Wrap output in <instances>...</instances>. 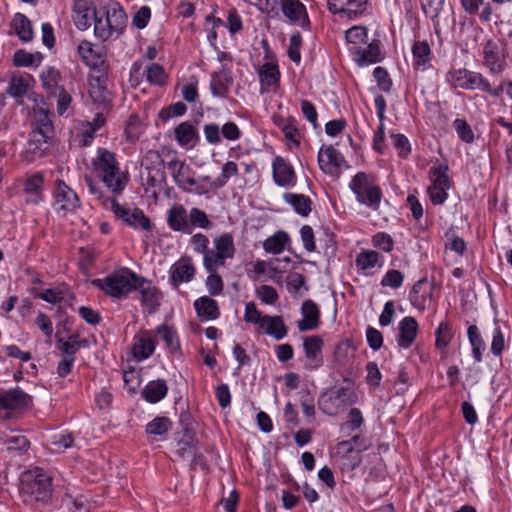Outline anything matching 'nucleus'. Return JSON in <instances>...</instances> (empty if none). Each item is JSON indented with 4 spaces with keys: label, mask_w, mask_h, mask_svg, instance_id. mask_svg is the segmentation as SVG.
I'll return each mask as SVG.
<instances>
[{
    "label": "nucleus",
    "mask_w": 512,
    "mask_h": 512,
    "mask_svg": "<svg viewBox=\"0 0 512 512\" xmlns=\"http://www.w3.org/2000/svg\"><path fill=\"white\" fill-rule=\"evenodd\" d=\"M33 83L34 77L31 74H13L6 88V93L17 101H22Z\"/></svg>",
    "instance_id": "obj_17"
},
{
    "label": "nucleus",
    "mask_w": 512,
    "mask_h": 512,
    "mask_svg": "<svg viewBox=\"0 0 512 512\" xmlns=\"http://www.w3.org/2000/svg\"><path fill=\"white\" fill-rule=\"evenodd\" d=\"M167 224L176 232H182L185 234H191L189 224V214L185 207L180 204L173 205L167 213Z\"/></svg>",
    "instance_id": "obj_20"
},
{
    "label": "nucleus",
    "mask_w": 512,
    "mask_h": 512,
    "mask_svg": "<svg viewBox=\"0 0 512 512\" xmlns=\"http://www.w3.org/2000/svg\"><path fill=\"white\" fill-rule=\"evenodd\" d=\"M379 261V254L373 250L362 251L356 257V266L361 270L373 268Z\"/></svg>",
    "instance_id": "obj_53"
},
{
    "label": "nucleus",
    "mask_w": 512,
    "mask_h": 512,
    "mask_svg": "<svg viewBox=\"0 0 512 512\" xmlns=\"http://www.w3.org/2000/svg\"><path fill=\"white\" fill-rule=\"evenodd\" d=\"M262 91L275 90L279 86L280 71L277 63L266 62L258 70Z\"/></svg>",
    "instance_id": "obj_24"
},
{
    "label": "nucleus",
    "mask_w": 512,
    "mask_h": 512,
    "mask_svg": "<svg viewBox=\"0 0 512 512\" xmlns=\"http://www.w3.org/2000/svg\"><path fill=\"white\" fill-rule=\"evenodd\" d=\"M151 19V9L148 6L140 7L133 15L132 25L137 29H144Z\"/></svg>",
    "instance_id": "obj_63"
},
{
    "label": "nucleus",
    "mask_w": 512,
    "mask_h": 512,
    "mask_svg": "<svg viewBox=\"0 0 512 512\" xmlns=\"http://www.w3.org/2000/svg\"><path fill=\"white\" fill-rule=\"evenodd\" d=\"M259 328L262 329L265 334L274 337L276 340L283 339L288 333V328L283 318L279 315H264V319Z\"/></svg>",
    "instance_id": "obj_28"
},
{
    "label": "nucleus",
    "mask_w": 512,
    "mask_h": 512,
    "mask_svg": "<svg viewBox=\"0 0 512 512\" xmlns=\"http://www.w3.org/2000/svg\"><path fill=\"white\" fill-rule=\"evenodd\" d=\"M373 76L377 81L378 87L384 91L389 92L392 87V81L389 77L387 70L381 66L374 69Z\"/></svg>",
    "instance_id": "obj_64"
},
{
    "label": "nucleus",
    "mask_w": 512,
    "mask_h": 512,
    "mask_svg": "<svg viewBox=\"0 0 512 512\" xmlns=\"http://www.w3.org/2000/svg\"><path fill=\"white\" fill-rule=\"evenodd\" d=\"M186 112V105L183 102H177L166 108H163L158 117L161 120V124L164 125L170 118L181 116Z\"/></svg>",
    "instance_id": "obj_57"
},
{
    "label": "nucleus",
    "mask_w": 512,
    "mask_h": 512,
    "mask_svg": "<svg viewBox=\"0 0 512 512\" xmlns=\"http://www.w3.org/2000/svg\"><path fill=\"white\" fill-rule=\"evenodd\" d=\"M132 291H139L141 304L148 314H153L159 309L162 298L160 290L130 270V292Z\"/></svg>",
    "instance_id": "obj_6"
},
{
    "label": "nucleus",
    "mask_w": 512,
    "mask_h": 512,
    "mask_svg": "<svg viewBox=\"0 0 512 512\" xmlns=\"http://www.w3.org/2000/svg\"><path fill=\"white\" fill-rule=\"evenodd\" d=\"M436 341L435 344L438 348H446L452 337V329L448 322H441L435 332Z\"/></svg>",
    "instance_id": "obj_55"
},
{
    "label": "nucleus",
    "mask_w": 512,
    "mask_h": 512,
    "mask_svg": "<svg viewBox=\"0 0 512 512\" xmlns=\"http://www.w3.org/2000/svg\"><path fill=\"white\" fill-rule=\"evenodd\" d=\"M147 79L150 83L163 86L167 83L168 76L165 73L164 68L157 64L153 63L146 69Z\"/></svg>",
    "instance_id": "obj_54"
},
{
    "label": "nucleus",
    "mask_w": 512,
    "mask_h": 512,
    "mask_svg": "<svg viewBox=\"0 0 512 512\" xmlns=\"http://www.w3.org/2000/svg\"><path fill=\"white\" fill-rule=\"evenodd\" d=\"M31 396L20 388L0 392V419L9 420L16 413L26 410L31 404Z\"/></svg>",
    "instance_id": "obj_8"
},
{
    "label": "nucleus",
    "mask_w": 512,
    "mask_h": 512,
    "mask_svg": "<svg viewBox=\"0 0 512 512\" xmlns=\"http://www.w3.org/2000/svg\"><path fill=\"white\" fill-rule=\"evenodd\" d=\"M89 94L94 102L103 106V110L107 108L108 92L104 86L100 85L99 79L90 81Z\"/></svg>",
    "instance_id": "obj_51"
},
{
    "label": "nucleus",
    "mask_w": 512,
    "mask_h": 512,
    "mask_svg": "<svg viewBox=\"0 0 512 512\" xmlns=\"http://www.w3.org/2000/svg\"><path fill=\"white\" fill-rule=\"evenodd\" d=\"M273 179L279 186L294 185L296 175L293 167L287 163L283 158L276 157L273 161Z\"/></svg>",
    "instance_id": "obj_23"
},
{
    "label": "nucleus",
    "mask_w": 512,
    "mask_h": 512,
    "mask_svg": "<svg viewBox=\"0 0 512 512\" xmlns=\"http://www.w3.org/2000/svg\"><path fill=\"white\" fill-rule=\"evenodd\" d=\"M448 165L443 163H438L430 168L429 177L432 181V185L444 188H450L451 180L447 174Z\"/></svg>",
    "instance_id": "obj_40"
},
{
    "label": "nucleus",
    "mask_w": 512,
    "mask_h": 512,
    "mask_svg": "<svg viewBox=\"0 0 512 512\" xmlns=\"http://www.w3.org/2000/svg\"><path fill=\"white\" fill-rule=\"evenodd\" d=\"M126 13L117 2L99 7L95 14L94 35L101 41L118 38L126 28Z\"/></svg>",
    "instance_id": "obj_1"
},
{
    "label": "nucleus",
    "mask_w": 512,
    "mask_h": 512,
    "mask_svg": "<svg viewBox=\"0 0 512 512\" xmlns=\"http://www.w3.org/2000/svg\"><path fill=\"white\" fill-rule=\"evenodd\" d=\"M467 334L472 346L473 357L476 362H480L482 360V352L485 349V342L483 341L476 325H470L468 327Z\"/></svg>",
    "instance_id": "obj_42"
},
{
    "label": "nucleus",
    "mask_w": 512,
    "mask_h": 512,
    "mask_svg": "<svg viewBox=\"0 0 512 512\" xmlns=\"http://www.w3.org/2000/svg\"><path fill=\"white\" fill-rule=\"evenodd\" d=\"M346 40L350 43H366L367 42V29L363 26H354L346 31Z\"/></svg>",
    "instance_id": "obj_62"
},
{
    "label": "nucleus",
    "mask_w": 512,
    "mask_h": 512,
    "mask_svg": "<svg viewBox=\"0 0 512 512\" xmlns=\"http://www.w3.org/2000/svg\"><path fill=\"white\" fill-rule=\"evenodd\" d=\"M92 164L98 177L112 193L119 194L125 189L126 176L120 171L113 153L104 148H99Z\"/></svg>",
    "instance_id": "obj_3"
},
{
    "label": "nucleus",
    "mask_w": 512,
    "mask_h": 512,
    "mask_svg": "<svg viewBox=\"0 0 512 512\" xmlns=\"http://www.w3.org/2000/svg\"><path fill=\"white\" fill-rule=\"evenodd\" d=\"M302 45V36L299 32L294 33L290 38V43L288 46V56L289 58L295 62L299 63L301 60L300 48Z\"/></svg>",
    "instance_id": "obj_61"
},
{
    "label": "nucleus",
    "mask_w": 512,
    "mask_h": 512,
    "mask_svg": "<svg viewBox=\"0 0 512 512\" xmlns=\"http://www.w3.org/2000/svg\"><path fill=\"white\" fill-rule=\"evenodd\" d=\"M43 58V54L40 52L30 53L19 49L14 52L12 61L15 67L37 68L41 65Z\"/></svg>",
    "instance_id": "obj_35"
},
{
    "label": "nucleus",
    "mask_w": 512,
    "mask_h": 512,
    "mask_svg": "<svg viewBox=\"0 0 512 512\" xmlns=\"http://www.w3.org/2000/svg\"><path fill=\"white\" fill-rule=\"evenodd\" d=\"M157 331L166 343L167 348L173 351L179 348V340L174 329L167 325H161L158 327Z\"/></svg>",
    "instance_id": "obj_58"
},
{
    "label": "nucleus",
    "mask_w": 512,
    "mask_h": 512,
    "mask_svg": "<svg viewBox=\"0 0 512 512\" xmlns=\"http://www.w3.org/2000/svg\"><path fill=\"white\" fill-rule=\"evenodd\" d=\"M301 314L303 318L297 323L300 332L314 330L320 325V310L314 301L305 300L301 307Z\"/></svg>",
    "instance_id": "obj_19"
},
{
    "label": "nucleus",
    "mask_w": 512,
    "mask_h": 512,
    "mask_svg": "<svg viewBox=\"0 0 512 512\" xmlns=\"http://www.w3.org/2000/svg\"><path fill=\"white\" fill-rule=\"evenodd\" d=\"M238 174V167L237 164L234 161H228L226 162L221 171V175L212 181L211 187L212 188H221L224 187L227 183V181Z\"/></svg>",
    "instance_id": "obj_50"
},
{
    "label": "nucleus",
    "mask_w": 512,
    "mask_h": 512,
    "mask_svg": "<svg viewBox=\"0 0 512 512\" xmlns=\"http://www.w3.org/2000/svg\"><path fill=\"white\" fill-rule=\"evenodd\" d=\"M507 51L500 41L489 39L483 46V65L490 74L498 75L507 67Z\"/></svg>",
    "instance_id": "obj_9"
},
{
    "label": "nucleus",
    "mask_w": 512,
    "mask_h": 512,
    "mask_svg": "<svg viewBox=\"0 0 512 512\" xmlns=\"http://www.w3.org/2000/svg\"><path fill=\"white\" fill-rule=\"evenodd\" d=\"M281 10L283 14L292 22L301 21L303 28H308L310 21L306 12V7L299 0H281Z\"/></svg>",
    "instance_id": "obj_22"
},
{
    "label": "nucleus",
    "mask_w": 512,
    "mask_h": 512,
    "mask_svg": "<svg viewBox=\"0 0 512 512\" xmlns=\"http://www.w3.org/2000/svg\"><path fill=\"white\" fill-rule=\"evenodd\" d=\"M51 131L52 130H32L27 143V152L34 155H42L46 149L47 141L50 138L48 132Z\"/></svg>",
    "instance_id": "obj_36"
},
{
    "label": "nucleus",
    "mask_w": 512,
    "mask_h": 512,
    "mask_svg": "<svg viewBox=\"0 0 512 512\" xmlns=\"http://www.w3.org/2000/svg\"><path fill=\"white\" fill-rule=\"evenodd\" d=\"M226 259L216 249H208L203 255V265L208 272H217L219 267L225 265Z\"/></svg>",
    "instance_id": "obj_46"
},
{
    "label": "nucleus",
    "mask_w": 512,
    "mask_h": 512,
    "mask_svg": "<svg viewBox=\"0 0 512 512\" xmlns=\"http://www.w3.org/2000/svg\"><path fill=\"white\" fill-rule=\"evenodd\" d=\"M418 323L411 316L404 317L399 322V334L397 338L398 345L403 348H409L417 336Z\"/></svg>",
    "instance_id": "obj_27"
},
{
    "label": "nucleus",
    "mask_w": 512,
    "mask_h": 512,
    "mask_svg": "<svg viewBox=\"0 0 512 512\" xmlns=\"http://www.w3.org/2000/svg\"><path fill=\"white\" fill-rule=\"evenodd\" d=\"M284 200L302 217H307L311 212L312 201L304 194L285 193Z\"/></svg>",
    "instance_id": "obj_37"
},
{
    "label": "nucleus",
    "mask_w": 512,
    "mask_h": 512,
    "mask_svg": "<svg viewBox=\"0 0 512 512\" xmlns=\"http://www.w3.org/2000/svg\"><path fill=\"white\" fill-rule=\"evenodd\" d=\"M42 87L50 94L56 95L58 90L62 87L59 86L61 80L60 72L54 67H46L39 75Z\"/></svg>",
    "instance_id": "obj_38"
},
{
    "label": "nucleus",
    "mask_w": 512,
    "mask_h": 512,
    "mask_svg": "<svg viewBox=\"0 0 512 512\" xmlns=\"http://www.w3.org/2000/svg\"><path fill=\"white\" fill-rule=\"evenodd\" d=\"M19 491L25 502L47 504L52 495V478L42 468L28 470L21 476Z\"/></svg>",
    "instance_id": "obj_2"
},
{
    "label": "nucleus",
    "mask_w": 512,
    "mask_h": 512,
    "mask_svg": "<svg viewBox=\"0 0 512 512\" xmlns=\"http://www.w3.org/2000/svg\"><path fill=\"white\" fill-rule=\"evenodd\" d=\"M327 5L332 14L355 20L366 11L368 0H327Z\"/></svg>",
    "instance_id": "obj_10"
},
{
    "label": "nucleus",
    "mask_w": 512,
    "mask_h": 512,
    "mask_svg": "<svg viewBox=\"0 0 512 512\" xmlns=\"http://www.w3.org/2000/svg\"><path fill=\"white\" fill-rule=\"evenodd\" d=\"M403 280L404 275L399 270L391 269L381 279V285L397 289L402 285Z\"/></svg>",
    "instance_id": "obj_60"
},
{
    "label": "nucleus",
    "mask_w": 512,
    "mask_h": 512,
    "mask_svg": "<svg viewBox=\"0 0 512 512\" xmlns=\"http://www.w3.org/2000/svg\"><path fill=\"white\" fill-rule=\"evenodd\" d=\"M189 224L191 230L192 227L208 230L213 226V223L208 219L207 214L203 210L196 207L192 208L189 212Z\"/></svg>",
    "instance_id": "obj_49"
},
{
    "label": "nucleus",
    "mask_w": 512,
    "mask_h": 512,
    "mask_svg": "<svg viewBox=\"0 0 512 512\" xmlns=\"http://www.w3.org/2000/svg\"><path fill=\"white\" fill-rule=\"evenodd\" d=\"M503 85L504 84L501 83L497 88H492L489 81L481 73L471 71L467 84V90L478 89L490 94L493 97H499L504 90Z\"/></svg>",
    "instance_id": "obj_29"
},
{
    "label": "nucleus",
    "mask_w": 512,
    "mask_h": 512,
    "mask_svg": "<svg viewBox=\"0 0 512 512\" xmlns=\"http://www.w3.org/2000/svg\"><path fill=\"white\" fill-rule=\"evenodd\" d=\"M194 307L198 317L202 320H215L220 315L217 302L207 296L197 299L194 302Z\"/></svg>",
    "instance_id": "obj_30"
},
{
    "label": "nucleus",
    "mask_w": 512,
    "mask_h": 512,
    "mask_svg": "<svg viewBox=\"0 0 512 512\" xmlns=\"http://www.w3.org/2000/svg\"><path fill=\"white\" fill-rule=\"evenodd\" d=\"M427 284V279L422 278L419 281H417L409 294V299L411 304L421 310H424L426 307L427 302H430L432 297L431 290L425 291L423 290V287Z\"/></svg>",
    "instance_id": "obj_32"
},
{
    "label": "nucleus",
    "mask_w": 512,
    "mask_h": 512,
    "mask_svg": "<svg viewBox=\"0 0 512 512\" xmlns=\"http://www.w3.org/2000/svg\"><path fill=\"white\" fill-rule=\"evenodd\" d=\"M471 71L467 69L451 70L446 75L447 82L454 88L467 89Z\"/></svg>",
    "instance_id": "obj_48"
},
{
    "label": "nucleus",
    "mask_w": 512,
    "mask_h": 512,
    "mask_svg": "<svg viewBox=\"0 0 512 512\" xmlns=\"http://www.w3.org/2000/svg\"><path fill=\"white\" fill-rule=\"evenodd\" d=\"M320 169L328 175L338 176L341 166L345 163L343 155L332 145L322 146L318 153Z\"/></svg>",
    "instance_id": "obj_14"
},
{
    "label": "nucleus",
    "mask_w": 512,
    "mask_h": 512,
    "mask_svg": "<svg viewBox=\"0 0 512 512\" xmlns=\"http://www.w3.org/2000/svg\"><path fill=\"white\" fill-rule=\"evenodd\" d=\"M2 440L9 452L22 453L29 447V441L22 435L5 436Z\"/></svg>",
    "instance_id": "obj_52"
},
{
    "label": "nucleus",
    "mask_w": 512,
    "mask_h": 512,
    "mask_svg": "<svg viewBox=\"0 0 512 512\" xmlns=\"http://www.w3.org/2000/svg\"><path fill=\"white\" fill-rule=\"evenodd\" d=\"M357 396L348 387H333L324 392L318 399L319 409L327 415H337L346 406L355 403Z\"/></svg>",
    "instance_id": "obj_5"
},
{
    "label": "nucleus",
    "mask_w": 512,
    "mask_h": 512,
    "mask_svg": "<svg viewBox=\"0 0 512 512\" xmlns=\"http://www.w3.org/2000/svg\"><path fill=\"white\" fill-rule=\"evenodd\" d=\"M98 8L94 7L91 0H75L73 4V21L79 30H87L91 26V20L95 21Z\"/></svg>",
    "instance_id": "obj_15"
},
{
    "label": "nucleus",
    "mask_w": 512,
    "mask_h": 512,
    "mask_svg": "<svg viewBox=\"0 0 512 512\" xmlns=\"http://www.w3.org/2000/svg\"><path fill=\"white\" fill-rule=\"evenodd\" d=\"M12 27L15 34L22 42H30L33 39V28L31 21L21 13H16L12 20Z\"/></svg>",
    "instance_id": "obj_34"
},
{
    "label": "nucleus",
    "mask_w": 512,
    "mask_h": 512,
    "mask_svg": "<svg viewBox=\"0 0 512 512\" xmlns=\"http://www.w3.org/2000/svg\"><path fill=\"white\" fill-rule=\"evenodd\" d=\"M323 344L322 338L318 335L308 336L303 339V349L308 361L306 364L307 368L316 369L321 366Z\"/></svg>",
    "instance_id": "obj_18"
},
{
    "label": "nucleus",
    "mask_w": 512,
    "mask_h": 512,
    "mask_svg": "<svg viewBox=\"0 0 512 512\" xmlns=\"http://www.w3.org/2000/svg\"><path fill=\"white\" fill-rule=\"evenodd\" d=\"M194 274L195 269L191 263H177L171 268V279L175 285L177 282H189Z\"/></svg>",
    "instance_id": "obj_43"
},
{
    "label": "nucleus",
    "mask_w": 512,
    "mask_h": 512,
    "mask_svg": "<svg viewBox=\"0 0 512 512\" xmlns=\"http://www.w3.org/2000/svg\"><path fill=\"white\" fill-rule=\"evenodd\" d=\"M91 285L113 299H123L128 293V269L122 268L115 270L105 278L93 279Z\"/></svg>",
    "instance_id": "obj_7"
},
{
    "label": "nucleus",
    "mask_w": 512,
    "mask_h": 512,
    "mask_svg": "<svg viewBox=\"0 0 512 512\" xmlns=\"http://www.w3.org/2000/svg\"><path fill=\"white\" fill-rule=\"evenodd\" d=\"M44 175L36 172L27 176L24 181L23 193L28 204L37 205L43 201Z\"/></svg>",
    "instance_id": "obj_16"
},
{
    "label": "nucleus",
    "mask_w": 512,
    "mask_h": 512,
    "mask_svg": "<svg viewBox=\"0 0 512 512\" xmlns=\"http://www.w3.org/2000/svg\"><path fill=\"white\" fill-rule=\"evenodd\" d=\"M380 55L379 40H373L366 48L359 47L354 52L355 60L360 66L378 62Z\"/></svg>",
    "instance_id": "obj_31"
},
{
    "label": "nucleus",
    "mask_w": 512,
    "mask_h": 512,
    "mask_svg": "<svg viewBox=\"0 0 512 512\" xmlns=\"http://www.w3.org/2000/svg\"><path fill=\"white\" fill-rule=\"evenodd\" d=\"M168 391L167 384L164 380H156L149 382L142 391L143 397L150 403H157L162 400Z\"/></svg>",
    "instance_id": "obj_39"
},
{
    "label": "nucleus",
    "mask_w": 512,
    "mask_h": 512,
    "mask_svg": "<svg viewBox=\"0 0 512 512\" xmlns=\"http://www.w3.org/2000/svg\"><path fill=\"white\" fill-rule=\"evenodd\" d=\"M66 502L71 512H90L92 508V503L84 495H79L74 498L67 495Z\"/></svg>",
    "instance_id": "obj_56"
},
{
    "label": "nucleus",
    "mask_w": 512,
    "mask_h": 512,
    "mask_svg": "<svg viewBox=\"0 0 512 512\" xmlns=\"http://www.w3.org/2000/svg\"><path fill=\"white\" fill-rule=\"evenodd\" d=\"M413 67L418 71H426L432 67L431 48L427 41H416L412 47Z\"/></svg>",
    "instance_id": "obj_26"
},
{
    "label": "nucleus",
    "mask_w": 512,
    "mask_h": 512,
    "mask_svg": "<svg viewBox=\"0 0 512 512\" xmlns=\"http://www.w3.org/2000/svg\"><path fill=\"white\" fill-rule=\"evenodd\" d=\"M215 249L227 259L233 258L235 254V246L233 236L230 233H223L214 239Z\"/></svg>",
    "instance_id": "obj_44"
},
{
    "label": "nucleus",
    "mask_w": 512,
    "mask_h": 512,
    "mask_svg": "<svg viewBox=\"0 0 512 512\" xmlns=\"http://www.w3.org/2000/svg\"><path fill=\"white\" fill-rule=\"evenodd\" d=\"M287 242H289L288 234L278 231L264 241L263 248L268 253L279 254L284 250Z\"/></svg>",
    "instance_id": "obj_41"
},
{
    "label": "nucleus",
    "mask_w": 512,
    "mask_h": 512,
    "mask_svg": "<svg viewBox=\"0 0 512 512\" xmlns=\"http://www.w3.org/2000/svg\"><path fill=\"white\" fill-rule=\"evenodd\" d=\"M130 226L135 229L150 232L154 229V224L148 216L139 208H134L130 211Z\"/></svg>",
    "instance_id": "obj_47"
},
{
    "label": "nucleus",
    "mask_w": 512,
    "mask_h": 512,
    "mask_svg": "<svg viewBox=\"0 0 512 512\" xmlns=\"http://www.w3.org/2000/svg\"><path fill=\"white\" fill-rule=\"evenodd\" d=\"M359 203L372 209H378L382 191L375 182V177L365 172H358L349 183Z\"/></svg>",
    "instance_id": "obj_4"
},
{
    "label": "nucleus",
    "mask_w": 512,
    "mask_h": 512,
    "mask_svg": "<svg viewBox=\"0 0 512 512\" xmlns=\"http://www.w3.org/2000/svg\"><path fill=\"white\" fill-rule=\"evenodd\" d=\"M77 53L82 62L90 68L100 69L105 63V49L88 40L81 41L77 46Z\"/></svg>",
    "instance_id": "obj_13"
},
{
    "label": "nucleus",
    "mask_w": 512,
    "mask_h": 512,
    "mask_svg": "<svg viewBox=\"0 0 512 512\" xmlns=\"http://www.w3.org/2000/svg\"><path fill=\"white\" fill-rule=\"evenodd\" d=\"M154 351L155 341L147 332L134 336V343L130 352L136 361L140 362L148 359Z\"/></svg>",
    "instance_id": "obj_21"
},
{
    "label": "nucleus",
    "mask_w": 512,
    "mask_h": 512,
    "mask_svg": "<svg viewBox=\"0 0 512 512\" xmlns=\"http://www.w3.org/2000/svg\"><path fill=\"white\" fill-rule=\"evenodd\" d=\"M444 0H421V7L424 14L431 18L436 34L440 33L442 21L440 12L442 10Z\"/></svg>",
    "instance_id": "obj_33"
},
{
    "label": "nucleus",
    "mask_w": 512,
    "mask_h": 512,
    "mask_svg": "<svg viewBox=\"0 0 512 512\" xmlns=\"http://www.w3.org/2000/svg\"><path fill=\"white\" fill-rule=\"evenodd\" d=\"M167 168L170 171L175 184L184 191H192V187L197 185L195 172L185 162L173 157L168 163Z\"/></svg>",
    "instance_id": "obj_11"
},
{
    "label": "nucleus",
    "mask_w": 512,
    "mask_h": 512,
    "mask_svg": "<svg viewBox=\"0 0 512 512\" xmlns=\"http://www.w3.org/2000/svg\"><path fill=\"white\" fill-rule=\"evenodd\" d=\"M232 83L233 76L231 71L225 66H222L218 72H214L211 76V92L214 96L225 97Z\"/></svg>",
    "instance_id": "obj_25"
},
{
    "label": "nucleus",
    "mask_w": 512,
    "mask_h": 512,
    "mask_svg": "<svg viewBox=\"0 0 512 512\" xmlns=\"http://www.w3.org/2000/svg\"><path fill=\"white\" fill-rule=\"evenodd\" d=\"M178 143L185 148H193L198 140L196 130H174Z\"/></svg>",
    "instance_id": "obj_59"
},
{
    "label": "nucleus",
    "mask_w": 512,
    "mask_h": 512,
    "mask_svg": "<svg viewBox=\"0 0 512 512\" xmlns=\"http://www.w3.org/2000/svg\"><path fill=\"white\" fill-rule=\"evenodd\" d=\"M54 198L57 211L74 212L81 205L77 193L62 180L57 181Z\"/></svg>",
    "instance_id": "obj_12"
},
{
    "label": "nucleus",
    "mask_w": 512,
    "mask_h": 512,
    "mask_svg": "<svg viewBox=\"0 0 512 512\" xmlns=\"http://www.w3.org/2000/svg\"><path fill=\"white\" fill-rule=\"evenodd\" d=\"M172 427V422L168 417H156L150 421L145 428L149 435L162 436L166 434Z\"/></svg>",
    "instance_id": "obj_45"
}]
</instances>
